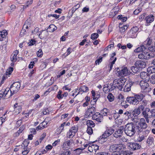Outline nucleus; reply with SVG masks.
I'll use <instances>...</instances> for the list:
<instances>
[{"mask_svg":"<svg viewBox=\"0 0 155 155\" xmlns=\"http://www.w3.org/2000/svg\"><path fill=\"white\" fill-rule=\"evenodd\" d=\"M80 6V5L79 4H77L75 6H74L73 7L70 11H71L72 12V15H73V13H74L75 11Z\"/></svg>","mask_w":155,"mask_h":155,"instance_id":"40","label":"nucleus"},{"mask_svg":"<svg viewBox=\"0 0 155 155\" xmlns=\"http://www.w3.org/2000/svg\"><path fill=\"white\" fill-rule=\"evenodd\" d=\"M149 133V130H146L145 131H143H143L141 132V134H142L145 137L147 136Z\"/></svg>","mask_w":155,"mask_h":155,"instance_id":"52","label":"nucleus"},{"mask_svg":"<svg viewBox=\"0 0 155 155\" xmlns=\"http://www.w3.org/2000/svg\"><path fill=\"white\" fill-rule=\"evenodd\" d=\"M14 113L15 115L20 113L21 110V107L18 105V104H16L14 105Z\"/></svg>","mask_w":155,"mask_h":155,"instance_id":"19","label":"nucleus"},{"mask_svg":"<svg viewBox=\"0 0 155 155\" xmlns=\"http://www.w3.org/2000/svg\"><path fill=\"white\" fill-rule=\"evenodd\" d=\"M129 25H124L123 26L121 27H120V31L121 32H124L125 31L127 30V28L129 27Z\"/></svg>","mask_w":155,"mask_h":155,"instance_id":"42","label":"nucleus"},{"mask_svg":"<svg viewBox=\"0 0 155 155\" xmlns=\"http://www.w3.org/2000/svg\"><path fill=\"white\" fill-rule=\"evenodd\" d=\"M150 83L152 84H155V74L152 75L150 79Z\"/></svg>","mask_w":155,"mask_h":155,"instance_id":"49","label":"nucleus"},{"mask_svg":"<svg viewBox=\"0 0 155 155\" xmlns=\"http://www.w3.org/2000/svg\"><path fill=\"white\" fill-rule=\"evenodd\" d=\"M87 133L90 135L93 132V130L92 127H88L87 130Z\"/></svg>","mask_w":155,"mask_h":155,"instance_id":"56","label":"nucleus"},{"mask_svg":"<svg viewBox=\"0 0 155 155\" xmlns=\"http://www.w3.org/2000/svg\"><path fill=\"white\" fill-rule=\"evenodd\" d=\"M138 133V135H139V137L138 138V140L140 142H141L145 138V137L143 136L142 134H141V132H137Z\"/></svg>","mask_w":155,"mask_h":155,"instance_id":"44","label":"nucleus"},{"mask_svg":"<svg viewBox=\"0 0 155 155\" xmlns=\"http://www.w3.org/2000/svg\"><path fill=\"white\" fill-rule=\"evenodd\" d=\"M33 2V0H29L27 2L26 4V5L25 6L24 5H21V6L19 7L20 8H26V7H27L29 5L31 4Z\"/></svg>","mask_w":155,"mask_h":155,"instance_id":"48","label":"nucleus"},{"mask_svg":"<svg viewBox=\"0 0 155 155\" xmlns=\"http://www.w3.org/2000/svg\"><path fill=\"white\" fill-rule=\"evenodd\" d=\"M78 130L77 126H74L71 127L67 134V137L70 138H73L75 135Z\"/></svg>","mask_w":155,"mask_h":155,"instance_id":"7","label":"nucleus"},{"mask_svg":"<svg viewBox=\"0 0 155 155\" xmlns=\"http://www.w3.org/2000/svg\"><path fill=\"white\" fill-rule=\"evenodd\" d=\"M99 149V146L97 145H91V146H88V150L91 152H92L94 150L96 151Z\"/></svg>","mask_w":155,"mask_h":155,"instance_id":"23","label":"nucleus"},{"mask_svg":"<svg viewBox=\"0 0 155 155\" xmlns=\"http://www.w3.org/2000/svg\"><path fill=\"white\" fill-rule=\"evenodd\" d=\"M152 57L153 56L151 55L150 53L146 52H143L138 55V58L142 59L147 60Z\"/></svg>","mask_w":155,"mask_h":155,"instance_id":"12","label":"nucleus"},{"mask_svg":"<svg viewBox=\"0 0 155 155\" xmlns=\"http://www.w3.org/2000/svg\"><path fill=\"white\" fill-rule=\"evenodd\" d=\"M7 88L5 89V90H2L0 91V94L1 95V96H0L1 97H2L3 98H6L7 94Z\"/></svg>","mask_w":155,"mask_h":155,"instance_id":"28","label":"nucleus"},{"mask_svg":"<svg viewBox=\"0 0 155 155\" xmlns=\"http://www.w3.org/2000/svg\"><path fill=\"white\" fill-rule=\"evenodd\" d=\"M152 37H148L146 40L143 43V44L147 47V48L148 47L150 46L152 43Z\"/></svg>","mask_w":155,"mask_h":155,"instance_id":"24","label":"nucleus"},{"mask_svg":"<svg viewBox=\"0 0 155 155\" xmlns=\"http://www.w3.org/2000/svg\"><path fill=\"white\" fill-rule=\"evenodd\" d=\"M21 86V84L18 82H15L13 83L10 86V88L13 93H16L19 90Z\"/></svg>","mask_w":155,"mask_h":155,"instance_id":"10","label":"nucleus"},{"mask_svg":"<svg viewBox=\"0 0 155 155\" xmlns=\"http://www.w3.org/2000/svg\"><path fill=\"white\" fill-rule=\"evenodd\" d=\"M127 81V79L124 77H122L119 79H115L113 81V84L115 88L121 91Z\"/></svg>","mask_w":155,"mask_h":155,"instance_id":"4","label":"nucleus"},{"mask_svg":"<svg viewBox=\"0 0 155 155\" xmlns=\"http://www.w3.org/2000/svg\"><path fill=\"white\" fill-rule=\"evenodd\" d=\"M96 111V109L93 106L89 107L86 110L85 113V116L86 117H88L93 116L95 112Z\"/></svg>","mask_w":155,"mask_h":155,"instance_id":"8","label":"nucleus"},{"mask_svg":"<svg viewBox=\"0 0 155 155\" xmlns=\"http://www.w3.org/2000/svg\"><path fill=\"white\" fill-rule=\"evenodd\" d=\"M62 93V92L61 91H59L58 92L57 97L58 99H60L63 98V96L61 94Z\"/></svg>","mask_w":155,"mask_h":155,"instance_id":"55","label":"nucleus"},{"mask_svg":"<svg viewBox=\"0 0 155 155\" xmlns=\"http://www.w3.org/2000/svg\"><path fill=\"white\" fill-rule=\"evenodd\" d=\"M102 61V57H100L98 58L95 61V64L96 65L97 64H99Z\"/></svg>","mask_w":155,"mask_h":155,"instance_id":"60","label":"nucleus"},{"mask_svg":"<svg viewBox=\"0 0 155 155\" xmlns=\"http://www.w3.org/2000/svg\"><path fill=\"white\" fill-rule=\"evenodd\" d=\"M133 84V82H129L124 87V91L125 92H129L130 91L131 87Z\"/></svg>","mask_w":155,"mask_h":155,"instance_id":"22","label":"nucleus"},{"mask_svg":"<svg viewBox=\"0 0 155 155\" xmlns=\"http://www.w3.org/2000/svg\"><path fill=\"white\" fill-rule=\"evenodd\" d=\"M88 88L87 87H86L85 86H81L80 88L79 89V90L80 91L76 95V96L78 94H79L81 91H82L83 92H87V91H88Z\"/></svg>","mask_w":155,"mask_h":155,"instance_id":"32","label":"nucleus"},{"mask_svg":"<svg viewBox=\"0 0 155 155\" xmlns=\"http://www.w3.org/2000/svg\"><path fill=\"white\" fill-rule=\"evenodd\" d=\"M134 65L137 67L140 70L141 69L144 68L146 67V64L143 61L138 60L135 63Z\"/></svg>","mask_w":155,"mask_h":155,"instance_id":"13","label":"nucleus"},{"mask_svg":"<svg viewBox=\"0 0 155 155\" xmlns=\"http://www.w3.org/2000/svg\"><path fill=\"white\" fill-rule=\"evenodd\" d=\"M117 60V58H115L112 61H111L110 62V64H109V71L110 72V70L112 69V68L113 67V64L115 63V62Z\"/></svg>","mask_w":155,"mask_h":155,"instance_id":"39","label":"nucleus"},{"mask_svg":"<svg viewBox=\"0 0 155 155\" xmlns=\"http://www.w3.org/2000/svg\"><path fill=\"white\" fill-rule=\"evenodd\" d=\"M7 91H7L8 94H7L6 98L10 97L13 94H15V93H13V92H12V91H11L12 90H11V89L10 88L7 87Z\"/></svg>","mask_w":155,"mask_h":155,"instance_id":"35","label":"nucleus"},{"mask_svg":"<svg viewBox=\"0 0 155 155\" xmlns=\"http://www.w3.org/2000/svg\"><path fill=\"white\" fill-rule=\"evenodd\" d=\"M147 71L150 73H155V65L148 67L147 69Z\"/></svg>","mask_w":155,"mask_h":155,"instance_id":"36","label":"nucleus"},{"mask_svg":"<svg viewBox=\"0 0 155 155\" xmlns=\"http://www.w3.org/2000/svg\"><path fill=\"white\" fill-rule=\"evenodd\" d=\"M73 51V49L70 47L67 49L66 52L64 53V55H65V57L67 56H68Z\"/></svg>","mask_w":155,"mask_h":155,"instance_id":"45","label":"nucleus"},{"mask_svg":"<svg viewBox=\"0 0 155 155\" xmlns=\"http://www.w3.org/2000/svg\"><path fill=\"white\" fill-rule=\"evenodd\" d=\"M73 143V140H68L64 142L63 147L65 148H69Z\"/></svg>","mask_w":155,"mask_h":155,"instance_id":"21","label":"nucleus"},{"mask_svg":"<svg viewBox=\"0 0 155 155\" xmlns=\"http://www.w3.org/2000/svg\"><path fill=\"white\" fill-rule=\"evenodd\" d=\"M116 71L117 73H116L117 74L118 76H121L122 77L128 75L129 74L130 72L126 67H124L121 68V70L119 68H116Z\"/></svg>","mask_w":155,"mask_h":155,"instance_id":"5","label":"nucleus"},{"mask_svg":"<svg viewBox=\"0 0 155 155\" xmlns=\"http://www.w3.org/2000/svg\"><path fill=\"white\" fill-rule=\"evenodd\" d=\"M7 35V33L5 30L0 31V41H2L3 38L5 37Z\"/></svg>","mask_w":155,"mask_h":155,"instance_id":"30","label":"nucleus"},{"mask_svg":"<svg viewBox=\"0 0 155 155\" xmlns=\"http://www.w3.org/2000/svg\"><path fill=\"white\" fill-rule=\"evenodd\" d=\"M131 111L130 110L129 111H127L124 113V114L126 115L128 117V118L131 119Z\"/></svg>","mask_w":155,"mask_h":155,"instance_id":"59","label":"nucleus"},{"mask_svg":"<svg viewBox=\"0 0 155 155\" xmlns=\"http://www.w3.org/2000/svg\"><path fill=\"white\" fill-rule=\"evenodd\" d=\"M86 124L88 127H93L95 126L94 122L91 120H87L86 122Z\"/></svg>","mask_w":155,"mask_h":155,"instance_id":"33","label":"nucleus"},{"mask_svg":"<svg viewBox=\"0 0 155 155\" xmlns=\"http://www.w3.org/2000/svg\"><path fill=\"white\" fill-rule=\"evenodd\" d=\"M92 118L98 122H101L103 120V117L100 113L97 112L92 117Z\"/></svg>","mask_w":155,"mask_h":155,"instance_id":"14","label":"nucleus"},{"mask_svg":"<svg viewBox=\"0 0 155 155\" xmlns=\"http://www.w3.org/2000/svg\"><path fill=\"white\" fill-rule=\"evenodd\" d=\"M114 130L111 127H109L107 129V137H109L114 132Z\"/></svg>","mask_w":155,"mask_h":155,"instance_id":"43","label":"nucleus"},{"mask_svg":"<svg viewBox=\"0 0 155 155\" xmlns=\"http://www.w3.org/2000/svg\"><path fill=\"white\" fill-rule=\"evenodd\" d=\"M139 30V28L137 26L133 27L128 32L127 35L130 38H135L137 35V32Z\"/></svg>","mask_w":155,"mask_h":155,"instance_id":"6","label":"nucleus"},{"mask_svg":"<svg viewBox=\"0 0 155 155\" xmlns=\"http://www.w3.org/2000/svg\"><path fill=\"white\" fill-rule=\"evenodd\" d=\"M46 136V134L45 133H43L40 136L39 141L40 142H41V140L45 138Z\"/></svg>","mask_w":155,"mask_h":155,"instance_id":"62","label":"nucleus"},{"mask_svg":"<svg viewBox=\"0 0 155 155\" xmlns=\"http://www.w3.org/2000/svg\"><path fill=\"white\" fill-rule=\"evenodd\" d=\"M128 153L126 151H121L120 152H117L114 153L113 155H127Z\"/></svg>","mask_w":155,"mask_h":155,"instance_id":"46","label":"nucleus"},{"mask_svg":"<svg viewBox=\"0 0 155 155\" xmlns=\"http://www.w3.org/2000/svg\"><path fill=\"white\" fill-rule=\"evenodd\" d=\"M23 130L20 127L19 128V130L16 133H15L16 136H18L22 132Z\"/></svg>","mask_w":155,"mask_h":155,"instance_id":"63","label":"nucleus"},{"mask_svg":"<svg viewBox=\"0 0 155 155\" xmlns=\"http://www.w3.org/2000/svg\"><path fill=\"white\" fill-rule=\"evenodd\" d=\"M57 29V27L53 24H51L49 26L48 29L50 32H53Z\"/></svg>","mask_w":155,"mask_h":155,"instance_id":"38","label":"nucleus"},{"mask_svg":"<svg viewBox=\"0 0 155 155\" xmlns=\"http://www.w3.org/2000/svg\"><path fill=\"white\" fill-rule=\"evenodd\" d=\"M107 141V133L105 131L102 135L100 136L98 139L100 143H103Z\"/></svg>","mask_w":155,"mask_h":155,"instance_id":"18","label":"nucleus"},{"mask_svg":"<svg viewBox=\"0 0 155 155\" xmlns=\"http://www.w3.org/2000/svg\"><path fill=\"white\" fill-rule=\"evenodd\" d=\"M140 77L145 81H148L150 79V74L145 72H142L140 74Z\"/></svg>","mask_w":155,"mask_h":155,"instance_id":"16","label":"nucleus"},{"mask_svg":"<svg viewBox=\"0 0 155 155\" xmlns=\"http://www.w3.org/2000/svg\"><path fill=\"white\" fill-rule=\"evenodd\" d=\"M144 96L142 94H134V96L128 97L126 101L129 103L133 105H137L140 101H142Z\"/></svg>","mask_w":155,"mask_h":155,"instance_id":"1","label":"nucleus"},{"mask_svg":"<svg viewBox=\"0 0 155 155\" xmlns=\"http://www.w3.org/2000/svg\"><path fill=\"white\" fill-rule=\"evenodd\" d=\"M124 129V127L121 126L113 134V136L116 138L120 137L122 135L123 130Z\"/></svg>","mask_w":155,"mask_h":155,"instance_id":"15","label":"nucleus"},{"mask_svg":"<svg viewBox=\"0 0 155 155\" xmlns=\"http://www.w3.org/2000/svg\"><path fill=\"white\" fill-rule=\"evenodd\" d=\"M70 154L71 153L70 151H66L62 152L60 155H70Z\"/></svg>","mask_w":155,"mask_h":155,"instance_id":"64","label":"nucleus"},{"mask_svg":"<svg viewBox=\"0 0 155 155\" xmlns=\"http://www.w3.org/2000/svg\"><path fill=\"white\" fill-rule=\"evenodd\" d=\"M147 49V47L143 44L134 50V52L136 53H139Z\"/></svg>","mask_w":155,"mask_h":155,"instance_id":"20","label":"nucleus"},{"mask_svg":"<svg viewBox=\"0 0 155 155\" xmlns=\"http://www.w3.org/2000/svg\"><path fill=\"white\" fill-rule=\"evenodd\" d=\"M153 141V138L151 136H149L147 140V143L151 145Z\"/></svg>","mask_w":155,"mask_h":155,"instance_id":"41","label":"nucleus"},{"mask_svg":"<svg viewBox=\"0 0 155 155\" xmlns=\"http://www.w3.org/2000/svg\"><path fill=\"white\" fill-rule=\"evenodd\" d=\"M65 122L62 123L61 125L57 129V134H59L62 132L65 125Z\"/></svg>","mask_w":155,"mask_h":155,"instance_id":"29","label":"nucleus"},{"mask_svg":"<svg viewBox=\"0 0 155 155\" xmlns=\"http://www.w3.org/2000/svg\"><path fill=\"white\" fill-rule=\"evenodd\" d=\"M47 122L46 121H44L42 122L41 123L39 126L37 127L36 128L37 130H41L44 128L47 124Z\"/></svg>","mask_w":155,"mask_h":155,"instance_id":"27","label":"nucleus"},{"mask_svg":"<svg viewBox=\"0 0 155 155\" xmlns=\"http://www.w3.org/2000/svg\"><path fill=\"white\" fill-rule=\"evenodd\" d=\"M116 55V54L115 52H114L112 54H111L110 57V61H113L116 57H114V56Z\"/></svg>","mask_w":155,"mask_h":155,"instance_id":"61","label":"nucleus"},{"mask_svg":"<svg viewBox=\"0 0 155 155\" xmlns=\"http://www.w3.org/2000/svg\"><path fill=\"white\" fill-rule=\"evenodd\" d=\"M147 49H148L150 51L155 52V46H149L147 48Z\"/></svg>","mask_w":155,"mask_h":155,"instance_id":"54","label":"nucleus"},{"mask_svg":"<svg viewBox=\"0 0 155 155\" xmlns=\"http://www.w3.org/2000/svg\"><path fill=\"white\" fill-rule=\"evenodd\" d=\"M98 36L99 35L97 33H94L91 35V38L92 39H96Z\"/></svg>","mask_w":155,"mask_h":155,"instance_id":"50","label":"nucleus"},{"mask_svg":"<svg viewBox=\"0 0 155 155\" xmlns=\"http://www.w3.org/2000/svg\"><path fill=\"white\" fill-rule=\"evenodd\" d=\"M131 69L132 71L134 73L137 74L139 73L140 70L136 66L131 67Z\"/></svg>","mask_w":155,"mask_h":155,"instance_id":"34","label":"nucleus"},{"mask_svg":"<svg viewBox=\"0 0 155 155\" xmlns=\"http://www.w3.org/2000/svg\"><path fill=\"white\" fill-rule=\"evenodd\" d=\"M13 71V68H12L10 67L7 70V71L6 72V75L10 74Z\"/></svg>","mask_w":155,"mask_h":155,"instance_id":"57","label":"nucleus"},{"mask_svg":"<svg viewBox=\"0 0 155 155\" xmlns=\"http://www.w3.org/2000/svg\"><path fill=\"white\" fill-rule=\"evenodd\" d=\"M131 119L133 121V119H139L138 116L140 113V110L139 109L137 108H135L134 110H131Z\"/></svg>","mask_w":155,"mask_h":155,"instance_id":"9","label":"nucleus"},{"mask_svg":"<svg viewBox=\"0 0 155 155\" xmlns=\"http://www.w3.org/2000/svg\"><path fill=\"white\" fill-rule=\"evenodd\" d=\"M117 146L116 145V144H113L110 146L109 150L110 152H116V153L117 152V150H118L117 149Z\"/></svg>","mask_w":155,"mask_h":155,"instance_id":"31","label":"nucleus"},{"mask_svg":"<svg viewBox=\"0 0 155 155\" xmlns=\"http://www.w3.org/2000/svg\"><path fill=\"white\" fill-rule=\"evenodd\" d=\"M28 142L26 141H23L22 145L24 146V150H29L27 148V146H28Z\"/></svg>","mask_w":155,"mask_h":155,"instance_id":"47","label":"nucleus"},{"mask_svg":"<svg viewBox=\"0 0 155 155\" xmlns=\"http://www.w3.org/2000/svg\"><path fill=\"white\" fill-rule=\"evenodd\" d=\"M117 146V149L118 150L117 151H119V150H121L122 148H124V146L122 144H116Z\"/></svg>","mask_w":155,"mask_h":155,"instance_id":"51","label":"nucleus"},{"mask_svg":"<svg viewBox=\"0 0 155 155\" xmlns=\"http://www.w3.org/2000/svg\"><path fill=\"white\" fill-rule=\"evenodd\" d=\"M145 20L146 21L145 25L148 26L150 25V24L154 20V17L153 15H150L145 18Z\"/></svg>","mask_w":155,"mask_h":155,"instance_id":"17","label":"nucleus"},{"mask_svg":"<svg viewBox=\"0 0 155 155\" xmlns=\"http://www.w3.org/2000/svg\"><path fill=\"white\" fill-rule=\"evenodd\" d=\"M107 99L110 102H111L114 101L115 97L114 95L111 93H109L107 96Z\"/></svg>","mask_w":155,"mask_h":155,"instance_id":"37","label":"nucleus"},{"mask_svg":"<svg viewBox=\"0 0 155 155\" xmlns=\"http://www.w3.org/2000/svg\"><path fill=\"white\" fill-rule=\"evenodd\" d=\"M18 53L19 51L18 50H16L14 52L11 57V60L12 61L15 62L18 59L17 56Z\"/></svg>","mask_w":155,"mask_h":155,"instance_id":"25","label":"nucleus"},{"mask_svg":"<svg viewBox=\"0 0 155 155\" xmlns=\"http://www.w3.org/2000/svg\"><path fill=\"white\" fill-rule=\"evenodd\" d=\"M101 115L105 116L107 115V108H104L101 110Z\"/></svg>","mask_w":155,"mask_h":155,"instance_id":"58","label":"nucleus"},{"mask_svg":"<svg viewBox=\"0 0 155 155\" xmlns=\"http://www.w3.org/2000/svg\"><path fill=\"white\" fill-rule=\"evenodd\" d=\"M124 129L125 134L130 137L133 136L137 131L135 124L133 123L127 124Z\"/></svg>","mask_w":155,"mask_h":155,"instance_id":"3","label":"nucleus"},{"mask_svg":"<svg viewBox=\"0 0 155 155\" xmlns=\"http://www.w3.org/2000/svg\"><path fill=\"white\" fill-rule=\"evenodd\" d=\"M140 85L143 90H145L149 86V84L147 83L142 81H140Z\"/></svg>","mask_w":155,"mask_h":155,"instance_id":"26","label":"nucleus"},{"mask_svg":"<svg viewBox=\"0 0 155 155\" xmlns=\"http://www.w3.org/2000/svg\"><path fill=\"white\" fill-rule=\"evenodd\" d=\"M133 121L135 124L137 132H142L143 130L147 127V125L143 118L140 119H133Z\"/></svg>","mask_w":155,"mask_h":155,"instance_id":"2","label":"nucleus"},{"mask_svg":"<svg viewBox=\"0 0 155 155\" xmlns=\"http://www.w3.org/2000/svg\"><path fill=\"white\" fill-rule=\"evenodd\" d=\"M43 52L41 49H39L37 52V55L39 57H41L43 55Z\"/></svg>","mask_w":155,"mask_h":155,"instance_id":"53","label":"nucleus"},{"mask_svg":"<svg viewBox=\"0 0 155 155\" xmlns=\"http://www.w3.org/2000/svg\"><path fill=\"white\" fill-rule=\"evenodd\" d=\"M140 145L136 143H128V149L131 150H135L140 149Z\"/></svg>","mask_w":155,"mask_h":155,"instance_id":"11","label":"nucleus"}]
</instances>
